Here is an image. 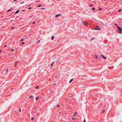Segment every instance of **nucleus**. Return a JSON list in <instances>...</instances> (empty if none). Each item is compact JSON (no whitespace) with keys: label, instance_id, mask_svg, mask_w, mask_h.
<instances>
[{"label":"nucleus","instance_id":"obj_1","mask_svg":"<svg viewBox=\"0 0 122 122\" xmlns=\"http://www.w3.org/2000/svg\"><path fill=\"white\" fill-rule=\"evenodd\" d=\"M117 28L119 30V31H117L118 32L121 34L122 33V28L118 26L117 27Z\"/></svg>","mask_w":122,"mask_h":122},{"label":"nucleus","instance_id":"obj_2","mask_svg":"<svg viewBox=\"0 0 122 122\" xmlns=\"http://www.w3.org/2000/svg\"><path fill=\"white\" fill-rule=\"evenodd\" d=\"M84 25L85 26H87L88 25V23L85 21H83L82 22Z\"/></svg>","mask_w":122,"mask_h":122},{"label":"nucleus","instance_id":"obj_3","mask_svg":"<svg viewBox=\"0 0 122 122\" xmlns=\"http://www.w3.org/2000/svg\"><path fill=\"white\" fill-rule=\"evenodd\" d=\"M101 29L100 27L98 25L97 26L96 28L94 29L95 30H100Z\"/></svg>","mask_w":122,"mask_h":122},{"label":"nucleus","instance_id":"obj_4","mask_svg":"<svg viewBox=\"0 0 122 122\" xmlns=\"http://www.w3.org/2000/svg\"><path fill=\"white\" fill-rule=\"evenodd\" d=\"M101 56L102 57L103 59H106L107 58L106 57H105L103 55H101Z\"/></svg>","mask_w":122,"mask_h":122},{"label":"nucleus","instance_id":"obj_5","mask_svg":"<svg viewBox=\"0 0 122 122\" xmlns=\"http://www.w3.org/2000/svg\"><path fill=\"white\" fill-rule=\"evenodd\" d=\"M61 14H58L56 15L55 16V17H57L59 16H61Z\"/></svg>","mask_w":122,"mask_h":122},{"label":"nucleus","instance_id":"obj_6","mask_svg":"<svg viewBox=\"0 0 122 122\" xmlns=\"http://www.w3.org/2000/svg\"><path fill=\"white\" fill-rule=\"evenodd\" d=\"M8 71V69H6V70H4L3 71V72H5V73H6Z\"/></svg>","mask_w":122,"mask_h":122},{"label":"nucleus","instance_id":"obj_7","mask_svg":"<svg viewBox=\"0 0 122 122\" xmlns=\"http://www.w3.org/2000/svg\"><path fill=\"white\" fill-rule=\"evenodd\" d=\"M19 12V10H17L15 13V14H16L18 13Z\"/></svg>","mask_w":122,"mask_h":122},{"label":"nucleus","instance_id":"obj_8","mask_svg":"<svg viewBox=\"0 0 122 122\" xmlns=\"http://www.w3.org/2000/svg\"><path fill=\"white\" fill-rule=\"evenodd\" d=\"M14 64L15 65L14 66L15 67V66H17V61H16L14 63Z\"/></svg>","mask_w":122,"mask_h":122},{"label":"nucleus","instance_id":"obj_9","mask_svg":"<svg viewBox=\"0 0 122 122\" xmlns=\"http://www.w3.org/2000/svg\"><path fill=\"white\" fill-rule=\"evenodd\" d=\"M54 38V37L53 36H52L51 37V39L53 40Z\"/></svg>","mask_w":122,"mask_h":122},{"label":"nucleus","instance_id":"obj_10","mask_svg":"<svg viewBox=\"0 0 122 122\" xmlns=\"http://www.w3.org/2000/svg\"><path fill=\"white\" fill-rule=\"evenodd\" d=\"M54 63V62H53L51 64V67H52V66L53 65V64Z\"/></svg>","mask_w":122,"mask_h":122},{"label":"nucleus","instance_id":"obj_11","mask_svg":"<svg viewBox=\"0 0 122 122\" xmlns=\"http://www.w3.org/2000/svg\"><path fill=\"white\" fill-rule=\"evenodd\" d=\"M74 115H75V116H76L77 115V113L76 112H75L74 114Z\"/></svg>","mask_w":122,"mask_h":122},{"label":"nucleus","instance_id":"obj_12","mask_svg":"<svg viewBox=\"0 0 122 122\" xmlns=\"http://www.w3.org/2000/svg\"><path fill=\"white\" fill-rule=\"evenodd\" d=\"M73 79H71V80L70 81H69V83H71L73 80Z\"/></svg>","mask_w":122,"mask_h":122},{"label":"nucleus","instance_id":"obj_13","mask_svg":"<svg viewBox=\"0 0 122 122\" xmlns=\"http://www.w3.org/2000/svg\"><path fill=\"white\" fill-rule=\"evenodd\" d=\"M95 57L96 58H98V56H97V55H95Z\"/></svg>","mask_w":122,"mask_h":122},{"label":"nucleus","instance_id":"obj_14","mask_svg":"<svg viewBox=\"0 0 122 122\" xmlns=\"http://www.w3.org/2000/svg\"><path fill=\"white\" fill-rule=\"evenodd\" d=\"M34 119V118L33 117H32L31 118V121H33Z\"/></svg>","mask_w":122,"mask_h":122},{"label":"nucleus","instance_id":"obj_15","mask_svg":"<svg viewBox=\"0 0 122 122\" xmlns=\"http://www.w3.org/2000/svg\"><path fill=\"white\" fill-rule=\"evenodd\" d=\"M105 110L104 109H103L102 110V113H104L105 112Z\"/></svg>","mask_w":122,"mask_h":122},{"label":"nucleus","instance_id":"obj_16","mask_svg":"<svg viewBox=\"0 0 122 122\" xmlns=\"http://www.w3.org/2000/svg\"><path fill=\"white\" fill-rule=\"evenodd\" d=\"M11 9V8L9 10H7V12H9Z\"/></svg>","mask_w":122,"mask_h":122},{"label":"nucleus","instance_id":"obj_17","mask_svg":"<svg viewBox=\"0 0 122 122\" xmlns=\"http://www.w3.org/2000/svg\"><path fill=\"white\" fill-rule=\"evenodd\" d=\"M38 97H37L36 98V101H37L38 99Z\"/></svg>","mask_w":122,"mask_h":122},{"label":"nucleus","instance_id":"obj_18","mask_svg":"<svg viewBox=\"0 0 122 122\" xmlns=\"http://www.w3.org/2000/svg\"><path fill=\"white\" fill-rule=\"evenodd\" d=\"M33 97V96H32V95L30 96V97H29V98H32V97Z\"/></svg>","mask_w":122,"mask_h":122},{"label":"nucleus","instance_id":"obj_19","mask_svg":"<svg viewBox=\"0 0 122 122\" xmlns=\"http://www.w3.org/2000/svg\"><path fill=\"white\" fill-rule=\"evenodd\" d=\"M42 5H38V7H40V6H41Z\"/></svg>","mask_w":122,"mask_h":122},{"label":"nucleus","instance_id":"obj_20","mask_svg":"<svg viewBox=\"0 0 122 122\" xmlns=\"http://www.w3.org/2000/svg\"><path fill=\"white\" fill-rule=\"evenodd\" d=\"M57 107H60V106L59 105H57Z\"/></svg>","mask_w":122,"mask_h":122},{"label":"nucleus","instance_id":"obj_21","mask_svg":"<svg viewBox=\"0 0 122 122\" xmlns=\"http://www.w3.org/2000/svg\"><path fill=\"white\" fill-rule=\"evenodd\" d=\"M92 9L93 10H94L95 9V8H92Z\"/></svg>","mask_w":122,"mask_h":122},{"label":"nucleus","instance_id":"obj_22","mask_svg":"<svg viewBox=\"0 0 122 122\" xmlns=\"http://www.w3.org/2000/svg\"><path fill=\"white\" fill-rule=\"evenodd\" d=\"M122 10L121 9H120L118 10V12H120Z\"/></svg>","mask_w":122,"mask_h":122},{"label":"nucleus","instance_id":"obj_23","mask_svg":"<svg viewBox=\"0 0 122 122\" xmlns=\"http://www.w3.org/2000/svg\"><path fill=\"white\" fill-rule=\"evenodd\" d=\"M95 39V38H92L91 39V40H93V39Z\"/></svg>","mask_w":122,"mask_h":122},{"label":"nucleus","instance_id":"obj_24","mask_svg":"<svg viewBox=\"0 0 122 122\" xmlns=\"http://www.w3.org/2000/svg\"><path fill=\"white\" fill-rule=\"evenodd\" d=\"M19 111L20 112H21V109L20 108L19 109Z\"/></svg>","mask_w":122,"mask_h":122},{"label":"nucleus","instance_id":"obj_25","mask_svg":"<svg viewBox=\"0 0 122 122\" xmlns=\"http://www.w3.org/2000/svg\"><path fill=\"white\" fill-rule=\"evenodd\" d=\"M90 6L92 7L93 6V5L92 4H91L90 5Z\"/></svg>","mask_w":122,"mask_h":122},{"label":"nucleus","instance_id":"obj_26","mask_svg":"<svg viewBox=\"0 0 122 122\" xmlns=\"http://www.w3.org/2000/svg\"><path fill=\"white\" fill-rule=\"evenodd\" d=\"M72 119L73 120H74L75 119V118L74 117H72Z\"/></svg>","mask_w":122,"mask_h":122},{"label":"nucleus","instance_id":"obj_27","mask_svg":"<svg viewBox=\"0 0 122 122\" xmlns=\"http://www.w3.org/2000/svg\"><path fill=\"white\" fill-rule=\"evenodd\" d=\"M102 10V8H99V10L100 11V10Z\"/></svg>","mask_w":122,"mask_h":122},{"label":"nucleus","instance_id":"obj_28","mask_svg":"<svg viewBox=\"0 0 122 122\" xmlns=\"http://www.w3.org/2000/svg\"><path fill=\"white\" fill-rule=\"evenodd\" d=\"M14 49H12L11 50V51H14Z\"/></svg>","mask_w":122,"mask_h":122},{"label":"nucleus","instance_id":"obj_29","mask_svg":"<svg viewBox=\"0 0 122 122\" xmlns=\"http://www.w3.org/2000/svg\"><path fill=\"white\" fill-rule=\"evenodd\" d=\"M24 40V39H22L21 40V41H23Z\"/></svg>","mask_w":122,"mask_h":122},{"label":"nucleus","instance_id":"obj_30","mask_svg":"<svg viewBox=\"0 0 122 122\" xmlns=\"http://www.w3.org/2000/svg\"><path fill=\"white\" fill-rule=\"evenodd\" d=\"M114 25H115V26H118V25H117V24H114Z\"/></svg>","mask_w":122,"mask_h":122},{"label":"nucleus","instance_id":"obj_31","mask_svg":"<svg viewBox=\"0 0 122 122\" xmlns=\"http://www.w3.org/2000/svg\"><path fill=\"white\" fill-rule=\"evenodd\" d=\"M25 43V42H22L21 43V44H24Z\"/></svg>","mask_w":122,"mask_h":122},{"label":"nucleus","instance_id":"obj_32","mask_svg":"<svg viewBox=\"0 0 122 122\" xmlns=\"http://www.w3.org/2000/svg\"><path fill=\"white\" fill-rule=\"evenodd\" d=\"M32 23L33 24H34L35 23V22L34 21H33V22Z\"/></svg>","mask_w":122,"mask_h":122},{"label":"nucleus","instance_id":"obj_33","mask_svg":"<svg viewBox=\"0 0 122 122\" xmlns=\"http://www.w3.org/2000/svg\"><path fill=\"white\" fill-rule=\"evenodd\" d=\"M40 40L38 41H37V42H40Z\"/></svg>","mask_w":122,"mask_h":122},{"label":"nucleus","instance_id":"obj_34","mask_svg":"<svg viewBox=\"0 0 122 122\" xmlns=\"http://www.w3.org/2000/svg\"><path fill=\"white\" fill-rule=\"evenodd\" d=\"M6 46H7V45H5L4 46V47H6Z\"/></svg>","mask_w":122,"mask_h":122},{"label":"nucleus","instance_id":"obj_35","mask_svg":"<svg viewBox=\"0 0 122 122\" xmlns=\"http://www.w3.org/2000/svg\"><path fill=\"white\" fill-rule=\"evenodd\" d=\"M83 122H86V121L85 119H84V121Z\"/></svg>","mask_w":122,"mask_h":122},{"label":"nucleus","instance_id":"obj_36","mask_svg":"<svg viewBox=\"0 0 122 122\" xmlns=\"http://www.w3.org/2000/svg\"><path fill=\"white\" fill-rule=\"evenodd\" d=\"M38 87H39V86H37L36 87V89H37V88H38Z\"/></svg>","mask_w":122,"mask_h":122},{"label":"nucleus","instance_id":"obj_37","mask_svg":"<svg viewBox=\"0 0 122 122\" xmlns=\"http://www.w3.org/2000/svg\"><path fill=\"white\" fill-rule=\"evenodd\" d=\"M45 9V8H42L41 9L44 10V9Z\"/></svg>","mask_w":122,"mask_h":122},{"label":"nucleus","instance_id":"obj_38","mask_svg":"<svg viewBox=\"0 0 122 122\" xmlns=\"http://www.w3.org/2000/svg\"><path fill=\"white\" fill-rule=\"evenodd\" d=\"M31 9V7H29L28 8V9Z\"/></svg>","mask_w":122,"mask_h":122},{"label":"nucleus","instance_id":"obj_39","mask_svg":"<svg viewBox=\"0 0 122 122\" xmlns=\"http://www.w3.org/2000/svg\"><path fill=\"white\" fill-rule=\"evenodd\" d=\"M14 27H12V28H11V29H13V28H14Z\"/></svg>","mask_w":122,"mask_h":122},{"label":"nucleus","instance_id":"obj_40","mask_svg":"<svg viewBox=\"0 0 122 122\" xmlns=\"http://www.w3.org/2000/svg\"><path fill=\"white\" fill-rule=\"evenodd\" d=\"M17 0H14L13 1H16Z\"/></svg>","mask_w":122,"mask_h":122},{"label":"nucleus","instance_id":"obj_41","mask_svg":"<svg viewBox=\"0 0 122 122\" xmlns=\"http://www.w3.org/2000/svg\"><path fill=\"white\" fill-rule=\"evenodd\" d=\"M25 11V10H22V11Z\"/></svg>","mask_w":122,"mask_h":122},{"label":"nucleus","instance_id":"obj_42","mask_svg":"<svg viewBox=\"0 0 122 122\" xmlns=\"http://www.w3.org/2000/svg\"><path fill=\"white\" fill-rule=\"evenodd\" d=\"M30 6V5H28V6Z\"/></svg>","mask_w":122,"mask_h":122},{"label":"nucleus","instance_id":"obj_43","mask_svg":"<svg viewBox=\"0 0 122 122\" xmlns=\"http://www.w3.org/2000/svg\"><path fill=\"white\" fill-rule=\"evenodd\" d=\"M56 84V83H54V85H55Z\"/></svg>","mask_w":122,"mask_h":122},{"label":"nucleus","instance_id":"obj_44","mask_svg":"<svg viewBox=\"0 0 122 122\" xmlns=\"http://www.w3.org/2000/svg\"><path fill=\"white\" fill-rule=\"evenodd\" d=\"M24 2H22L21 3V4L23 3H24Z\"/></svg>","mask_w":122,"mask_h":122},{"label":"nucleus","instance_id":"obj_45","mask_svg":"<svg viewBox=\"0 0 122 122\" xmlns=\"http://www.w3.org/2000/svg\"><path fill=\"white\" fill-rule=\"evenodd\" d=\"M1 50H0V53L1 52Z\"/></svg>","mask_w":122,"mask_h":122},{"label":"nucleus","instance_id":"obj_46","mask_svg":"<svg viewBox=\"0 0 122 122\" xmlns=\"http://www.w3.org/2000/svg\"><path fill=\"white\" fill-rule=\"evenodd\" d=\"M121 19H122V18Z\"/></svg>","mask_w":122,"mask_h":122}]
</instances>
